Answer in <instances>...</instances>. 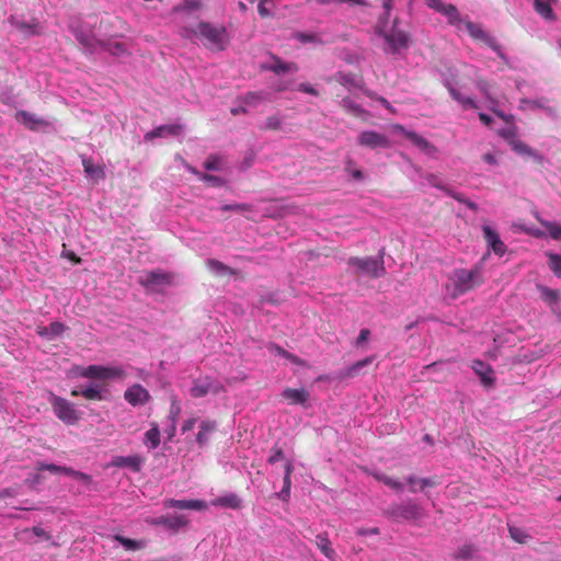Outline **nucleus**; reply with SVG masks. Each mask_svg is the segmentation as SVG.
Segmentation results:
<instances>
[{
    "label": "nucleus",
    "mask_w": 561,
    "mask_h": 561,
    "mask_svg": "<svg viewBox=\"0 0 561 561\" xmlns=\"http://www.w3.org/2000/svg\"><path fill=\"white\" fill-rule=\"evenodd\" d=\"M73 376H81L96 381H92L85 386L77 387L71 391V396H82L88 400H105L107 398V389L101 381L121 378L123 370L117 367L90 365L87 367L77 366L72 369Z\"/></svg>",
    "instance_id": "nucleus-1"
},
{
    "label": "nucleus",
    "mask_w": 561,
    "mask_h": 561,
    "mask_svg": "<svg viewBox=\"0 0 561 561\" xmlns=\"http://www.w3.org/2000/svg\"><path fill=\"white\" fill-rule=\"evenodd\" d=\"M182 36L186 38L196 36L203 42L206 48L214 51L224 50L229 43V35L226 27L222 25L216 26L209 22H199L195 28H183Z\"/></svg>",
    "instance_id": "nucleus-2"
},
{
    "label": "nucleus",
    "mask_w": 561,
    "mask_h": 561,
    "mask_svg": "<svg viewBox=\"0 0 561 561\" xmlns=\"http://www.w3.org/2000/svg\"><path fill=\"white\" fill-rule=\"evenodd\" d=\"M483 280L482 270L479 266L470 270L455 268L448 276L446 289L453 298H458L480 286Z\"/></svg>",
    "instance_id": "nucleus-3"
},
{
    "label": "nucleus",
    "mask_w": 561,
    "mask_h": 561,
    "mask_svg": "<svg viewBox=\"0 0 561 561\" xmlns=\"http://www.w3.org/2000/svg\"><path fill=\"white\" fill-rule=\"evenodd\" d=\"M48 401L55 415L65 424L75 425L81 420L82 412L67 399L49 393Z\"/></svg>",
    "instance_id": "nucleus-4"
},
{
    "label": "nucleus",
    "mask_w": 561,
    "mask_h": 561,
    "mask_svg": "<svg viewBox=\"0 0 561 561\" xmlns=\"http://www.w3.org/2000/svg\"><path fill=\"white\" fill-rule=\"evenodd\" d=\"M348 265L355 267L357 276L381 277L386 273L382 257H350Z\"/></svg>",
    "instance_id": "nucleus-5"
},
{
    "label": "nucleus",
    "mask_w": 561,
    "mask_h": 561,
    "mask_svg": "<svg viewBox=\"0 0 561 561\" xmlns=\"http://www.w3.org/2000/svg\"><path fill=\"white\" fill-rule=\"evenodd\" d=\"M465 25L469 35L476 39L482 42L484 45L489 46L492 50H494L497 56L502 59L505 58V54L503 53L501 46L497 44L494 37L490 36L485 31L482 30L481 25L471 22L470 20L462 19L461 25Z\"/></svg>",
    "instance_id": "nucleus-6"
},
{
    "label": "nucleus",
    "mask_w": 561,
    "mask_h": 561,
    "mask_svg": "<svg viewBox=\"0 0 561 561\" xmlns=\"http://www.w3.org/2000/svg\"><path fill=\"white\" fill-rule=\"evenodd\" d=\"M388 513L396 519L402 518L407 520H417L425 516L422 506L412 500L392 505Z\"/></svg>",
    "instance_id": "nucleus-7"
},
{
    "label": "nucleus",
    "mask_w": 561,
    "mask_h": 561,
    "mask_svg": "<svg viewBox=\"0 0 561 561\" xmlns=\"http://www.w3.org/2000/svg\"><path fill=\"white\" fill-rule=\"evenodd\" d=\"M174 280V274L169 272H162L160 270L146 272L139 278V283L152 290H158L159 287L172 285Z\"/></svg>",
    "instance_id": "nucleus-8"
},
{
    "label": "nucleus",
    "mask_w": 561,
    "mask_h": 561,
    "mask_svg": "<svg viewBox=\"0 0 561 561\" xmlns=\"http://www.w3.org/2000/svg\"><path fill=\"white\" fill-rule=\"evenodd\" d=\"M428 8L437 11L448 19L449 24L460 28L462 18L458 9L451 3H444L442 0H425Z\"/></svg>",
    "instance_id": "nucleus-9"
},
{
    "label": "nucleus",
    "mask_w": 561,
    "mask_h": 561,
    "mask_svg": "<svg viewBox=\"0 0 561 561\" xmlns=\"http://www.w3.org/2000/svg\"><path fill=\"white\" fill-rule=\"evenodd\" d=\"M357 142L362 147L369 149L388 148L390 147L389 138L375 130H365L358 135Z\"/></svg>",
    "instance_id": "nucleus-10"
},
{
    "label": "nucleus",
    "mask_w": 561,
    "mask_h": 561,
    "mask_svg": "<svg viewBox=\"0 0 561 561\" xmlns=\"http://www.w3.org/2000/svg\"><path fill=\"white\" fill-rule=\"evenodd\" d=\"M472 369L485 389L490 390L495 387V373L489 364L481 360H474L472 363Z\"/></svg>",
    "instance_id": "nucleus-11"
},
{
    "label": "nucleus",
    "mask_w": 561,
    "mask_h": 561,
    "mask_svg": "<svg viewBox=\"0 0 561 561\" xmlns=\"http://www.w3.org/2000/svg\"><path fill=\"white\" fill-rule=\"evenodd\" d=\"M381 35L385 37L386 42L391 47L392 53H396L401 48L408 47V44H409L408 34L404 31L397 30L396 24L393 25L391 33L382 32Z\"/></svg>",
    "instance_id": "nucleus-12"
},
{
    "label": "nucleus",
    "mask_w": 561,
    "mask_h": 561,
    "mask_svg": "<svg viewBox=\"0 0 561 561\" xmlns=\"http://www.w3.org/2000/svg\"><path fill=\"white\" fill-rule=\"evenodd\" d=\"M483 236L488 243V247L493 250L496 255H504L506 252V245L501 240L499 233L489 226L483 227Z\"/></svg>",
    "instance_id": "nucleus-13"
},
{
    "label": "nucleus",
    "mask_w": 561,
    "mask_h": 561,
    "mask_svg": "<svg viewBox=\"0 0 561 561\" xmlns=\"http://www.w3.org/2000/svg\"><path fill=\"white\" fill-rule=\"evenodd\" d=\"M144 463L142 457L139 455L134 456H117L111 461V466L118 468H129L134 472H139Z\"/></svg>",
    "instance_id": "nucleus-14"
},
{
    "label": "nucleus",
    "mask_w": 561,
    "mask_h": 561,
    "mask_svg": "<svg viewBox=\"0 0 561 561\" xmlns=\"http://www.w3.org/2000/svg\"><path fill=\"white\" fill-rule=\"evenodd\" d=\"M36 469L39 471H49L51 473H64L66 476H71L73 478L82 480H87L89 478L85 473L76 471L72 468L57 466L54 463L37 462Z\"/></svg>",
    "instance_id": "nucleus-15"
},
{
    "label": "nucleus",
    "mask_w": 561,
    "mask_h": 561,
    "mask_svg": "<svg viewBox=\"0 0 561 561\" xmlns=\"http://www.w3.org/2000/svg\"><path fill=\"white\" fill-rule=\"evenodd\" d=\"M282 397L288 402V404L291 405H306L307 401L309 400V391L305 388L299 389H293V388H286L282 392Z\"/></svg>",
    "instance_id": "nucleus-16"
},
{
    "label": "nucleus",
    "mask_w": 561,
    "mask_h": 561,
    "mask_svg": "<svg viewBox=\"0 0 561 561\" xmlns=\"http://www.w3.org/2000/svg\"><path fill=\"white\" fill-rule=\"evenodd\" d=\"M149 398V392L140 385H134L125 392V399L133 405L145 404Z\"/></svg>",
    "instance_id": "nucleus-17"
},
{
    "label": "nucleus",
    "mask_w": 561,
    "mask_h": 561,
    "mask_svg": "<svg viewBox=\"0 0 561 561\" xmlns=\"http://www.w3.org/2000/svg\"><path fill=\"white\" fill-rule=\"evenodd\" d=\"M220 390V387L210 381L208 378L205 379H198L193 388L191 389V393L195 398H201L204 396H207L209 393H218Z\"/></svg>",
    "instance_id": "nucleus-18"
},
{
    "label": "nucleus",
    "mask_w": 561,
    "mask_h": 561,
    "mask_svg": "<svg viewBox=\"0 0 561 561\" xmlns=\"http://www.w3.org/2000/svg\"><path fill=\"white\" fill-rule=\"evenodd\" d=\"M165 507H175L180 510H195L204 511L207 508V503L202 500H174L170 499L164 502Z\"/></svg>",
    "instance_id": "nucleus-19"
},
{
    "label": "nucleus",
    "mask_w": 561,
    "mask_h": 561,
    "mask_svg": "<svg viewBox=\"0 0 561 561\" xmlns=\"http://www.w3.org/2000/svg\"><path fill=\"white\" fill-rule=\"evenodd\" d=\"M75 36L87 53L94 54L101 49L102 41L95 38L93 35L85 34L82 31H77Z\"/></svg>",
    "instance_id": "nucleus-20"
},
{
    "label": "nucleus",
    "mask_w": 561,
    "mask_h": 561,
    "mask_svg": "<svg viewBox=\"0 0 561 561\" xmlns=\"http://www.w3.org/2000/svg\"><path fill=\"white\" fill-rule=\"evenodd\" d=\"M210 505L216 507L238 510L242 505V500L236 493H226L214 499L210 502Z\"/></svg>",
    "instance_id": "nucleus-21"
},
{
    "label": "nucleus",
    "mask_w": 561,
    "mask_h": 561,
    "mask_svg": "<svg viewBox=\"0 0 561 561\" xmlns=\"http://www.w3.org/2000/svg\"><path fill=\"white\" fill-rule=\"evenodd\" d=\"M66 330L67 327L64 323L55 321L48 325H38L36 332L38 335L47 340H53L60 336Z\"/></svg>",
    "instance_id": "nucleus-22"
},
{
    "label": "nucleus",
    "mask_w": 561,
    "mask_h": 561,
    "mask_svg": "<svg viewBox=\"0 0 561 561\" xmlns=\"http://www.w3.org/2000/svg\"><path fill=\"white\" fill-rule=\"evenodd\" d=\"M16 119L23 123L26 127H28L32 130H36L39 127L48 126V123L45 119L39 118L26 111H19L16 113Z\"/></svg>",
    "instance_id": "nucleus-23"
},
{
    "label": "nucleus",
    "mask_w": 561,
    "mask_h": 561,
    "mask_svg": "<svg viewBox=\"0 0 561 561\" xmlns=\"http://www.w3.org/2000/svg\"><path fill=\"white\" fill-rule=\"evenodd\" d=\"M152 524H154V525H163V526H167L170 529L179 530L180 528H183V527H185L188 524V519L185 516H183V515L170 516V517L161 516V517L156 518L152 522Z\"/></svg>",
    "instance_id": "nucleus-24"
},
{
    "label": "nucleus",
    "mask_w": 561,
    "mask_h": 561,
    "mask_svg": "<svg viewBox=\"0 0 561 561\" xmlns=\"http://www.w3.org/2000/svg\"><path fill=\"white\" fill-rule=\"evenodd\" d=\"M316 545L330 561L336 560V552L332 548L331 541L329 540L327 533L319 534L316 537Z\"/></svg>",
    "instance_id": "nucleus-25"
},
{
    "label": "nucleus",
    "mask_w": 561,
    "mask_h": 561,
    "mask_svg": "<svg viewBox=\"0 0 561 561\" xmlns=\"http://www.w3.org/2000/svg\"><path fill=\"white\" fill-rule=\"evenodd\" d=\"M181 131L180 125H162L145 135L146 140H152L157 137H164L167 135L178 136Z\"/></svg>",
    "instance_id": "nucleus-26"
},
{
    "label": "nucleus",
    "mask_w": 561,
    "mask_h": 561,
    "mask_svg": "<svg viewBox=\"0 0 561 561\" xmlns=\"http://www.w3.org/2000/svg\"><path fill=\"white\" fill-rule=\"evenodd\" d=\"M101 49L108 51L113 56H123L129 55L130 51L125 43L122 42H113V41H102Z\"/></svg>",
    "instance_id": "nucleus-27"
},
{
    "label": "nucleus",
    "mask_w": 561,
    "mask_h": 561,
    "mask_svg": "<svg viewBox=\"0 0 561 561\" xmlns=\"http://www.w3.org/2000/svg\"><path fill=\"white\" fill-rule=\"evenodd\" d=\"M535 11L546 20H556L551 3L557 0H533Z\"/></svg>",
    "instance_id": "nucleus-28"
},
{
    "label": "nucleus",
    "mask_w": 561,
    "mask_h": 561,
    "mask_svg": "<svg viewBox=\"0 0 561 561\" xmlns=\"http://www.w3.org/2000/svg\"><path fill=\"white\" fill-rule=\"evenodd\" d=\"M216 427L217 424L214 421H202L199 425V431L196 436L197 443L201 446L205 445L208 442L210 434L216 430Z\"/></svg>",
    "instance_id": "nucleus-29"
},
{
    "label": "nucleus",
    "mask_w": 561,
    "mask_h": 561,
    "mask_svg": "<svg viewBox=\"0 0 561 561\" xmlns=\"http://www.w3.org/2000/svg\"><path fill=\"white\" fill-rule=\"evenodd\" d=\"M407 482L409 483L410 485V491L412 493H416L417 492V489H416V484H420V490L421 491H424L426 488H430V486H434L436 485V482L430 478H417L415 476H409L407 478Z\"/></svg>",
    "instance_id": "nucleus-30"
},
{
    "label": "nucleus",
    "mask_w": 561,
    "mask_h": 561,
    "mask_svg": "<svg viewBox=\"0 0 561 561\" xmlns=\"http://www.w3.org/2000/svg\"><path fill=\"white\" fill-rule=\"evenodd\" d=\"M203 7L202 0H183L181 4L172 8L173 13L179 12H194L201 10Z\"/></svg>",
    "instance_id": "nucleus-31"
},
{
    "label": "nucleus",
    "mask_w": 561,
    "mask_h": 561,
    "mask_svg": "<svg viewBox=\"0 0 561 561\" xmlns=\"http://www.w3.org/2000/svg\"><path fill=\"white\" fill-rule=\"evenodd\" d=\"M207 267L215 274L226 276V275H233L234 271L224 264L222 262L211 259L207 261Z\"/></svg>",
    "instance_id": "nucleus-32"
},
{
    "label": "nucleus",
    "mask_w": 561,
    "mask_h": 561,
    "mask_svg": "<svg viewBox=\"0 0 561 561\" xmlns=\"http://www.w3.org/2000/svg\"><path fill=\"white\" fill-rule=\"evenodd\" d=\"M448 92L451 95L454 100L462 104L463 108H477L478 105L471 98H465L460 94V92L454 88L453 85L448 84Z\"/></svg>",
    "instance_id": "nucleus-33"
},
{
    "label": "nucleus",
    "mask_w": 561,
    "mask_h": 561,
    "mask_svg": "<svg viewBox=\"0 0 561 561\" xmlns=\"http://www.w3.org/2000/svg\"><path fill=\"white\" fill-rule=\"evenodd\" d=\"M374 477L382 482L383 484H386L387 486H389L390 489L397 491V492H402L403 491V483L401 481H399L398 479H394L392 477H389L387 474H383V473H374Z\"/></svg>",
    "instance_id": "nucleus-34"
},
{
    "label": "nucleus",
    "mask_w": 561,
    "mask_h": 561,
    "mask_svg": "<svg viewBox=\"0 0 561 561\" xmlns=\"http://www.w3.org/2000/svg\"><path fill=\"white\" fill-rule=\"evenodd\" d=\"M508 533L511 538L518 543H527L531 539L528 531L520 527L510 526Z\"/></svg>",
    "instance_id": "nucleus-35"
},
{
    "label": "nucleus",
    "mask_w": 561,
    "mask_h": 561,
    "mask_svg": "<svg viewBox=\"0 0 561 561\" xmlns=\"http://www.w3.org/2000/svg\"><path fill=\"white\" fill-rule=\"evenodd\" d=\"M271 70L277 75L285 72H295L298 70V66L294 62H284L280 59H275V62L271 67Z\"/></svg>",
    "instance_id": "nucleus-36"
},
{
    "label": "nucleus",
    "mask_w": 561,
    "mask_h": 561,
    "mask_svg": "<svg viewBox=\"0 0 561 561\" xmlns=\"http://www.w3.org/2000/svg\"><path fill=\"white\" fill-rule=\"evenodd\" d=\"M371 362H373V357H367V358H365L363 360L356 362L354 365H352V366H350L348 368L345 369V371L342 374V377H354V376H356L363 367L371 364Z\"/></svg>",
    "instance_id": "nucleus-37"
},
{
    "label": "nucleus",
    "mask_w": 561,
    "mask_h": 561,
    "mask_svg": "<svg viewBox=\"0 0 561 561\" xmlns=\"http://www.w3.org/2000/svg\"><path fill=\"white\" fill-rule=\"evenodd\" d=\"M405 137L415 146L421 148L422 150H427L432 148V145L421 135L413 133V131H407Z\"/></svg>",
    "instance_id": "nucleus-38"
},
{
    "label": "nucleus",
    "mask_w": 561,
    "mask_h": 561,
    "mask_svg": "<svg viewBox=\"0 0 561 561\" xmlns=\"http://www.w3.org/2000/svg\"><path fill=\"white\" fill-rule=\"evenodd\" d=\"M145 437H146V444L150 448H157L160 444V431H159L158 426H153L152 428L147 431L145 434Z\"/></svg>",
    "instance_id": "nucleus-39"
},
{
    "label": "nucleus",
    "mask_w": 561,
    "mask_h": 561,
    "mask_svg": "<svg viewBox=\"0 0 561 561\" xmlns=\"http://www.w3.org/2000/svg\"><path fill=\"white\" fill-rule=\"evenodd\" d=\"M531 106L537 108H542L550 116L557 115V110L553 106L549 105V99L547 98H538L531 101Z\"/></svg>",
    "instance_id": "nucleus-40"
},
{
    "label": "nucleus",
    "mask_w": 561,
    "mask_h": 561,
    "mask_svg": "<svg viewBox=\"0 0 561 561\" xmlns=\"http://www.w3.org/2000/svg\"><path fill=\"white\" fill-rule=\"evenodd\" d=\"M553 240H561V225L552 221L540 220Z\"/></svg>",
    "instance_id": "nucleus-41"
},
{
    "label": "nucleus",
    "mask_w": 561,
    "mask_h": 561,
    "mask_svg": "<svg viewBox=\"0 0 561 561\" xmlns=\"http://www.w3.org/2000/svg\"><path fill=\"white\" fill-rule=\"evenodd\" d=\"M115 540L118 541L127 550H139L144 548V543L141 541H136L119 535L115 536Z\"/></svg>",
    "instance_id": "nucleus-42"
},
{
    "label": "nucleus",
    "mask_w": 561,
    "mask_h": 561,
    "mask_svg": "<svg viewBox=\"0 0 561 561\" xmlns=\"http://www.w3.org/2000/svg\"><path fill=\"white\" fill-rule=\"evenodd\" d=\"M549 257V267L556 274V276L561 277V255L557 253H548Z\"/></svg>",
    "instance_id": "nucleus-43"
},
{
    "label": "nucleus",
    "mask_w": 561,
    "mask_h": 561,
    "mask_svg": "<svg viewBox=\"0 0 561 561\" xmlns=\"http://www.w3.org/2000/svg\"><path fill=\"white\" fill-rule=\"evenodd\" d=\"M510 146L519 154L535 156L534 150L518 138L515 139Z\"/></svg>",
    "instance_id": "nucleus-44"
},
{
    "label": "nucleus",
    "mask_w": 561,
    "mask_h": 561,
    "mask_svg": "<svg viewBox=\"0 0 561 561\" xmlns=\"http://www.w3.org/2000/svg\"><path fill=\"white\" fill-rule=\"evenodd\" d=\"M314 2L319 5H329V4H342L348 3L350 5H360L365 7V0H314Z\"/></svg>",
    "instance_id": "nucleus-45"
},
{
    "label": "nucleus",
    "mask_w": 561,
    "mask_h": 561,
    "mask_svg": "<svg viewBox=\"0 0 561 561\" xmlns=\"http://www.w3.org/2000/svg\"><path fill=\"white\" fill-rule=\"evenodd\" d=\"M447 195L451 196L454 199L458 201L459 203L465 204V205H466L467 207H469L470 209H472V210H474V211H477V210H478V205H477L474 202H472V201H470V199L466 198V197L463 196V194L458 193V192H455V191H453V190H450V188H449V192H447Z\"/></svg>",
    "instance_id": "nucleus-46"
},
{
    "label": "nucleus",
    "mask_w": 561,
    "mask_h": 561,
    "mask_svg": "<svg viewBox=\"0 0 561 561\" xmlns=\"http://www.w3.org/2000/svg\"><path fill=\"white\" fill-rule=\"evenodd\" d=\"M222 159L219 156L210 154L204 162V168L209 171L220 170Z\"/></svg>",
    "instance_id": "nucleus-47"
},
{
    "label": "nucleus",
    "mask_w": 561,
    "mask_h": 561,
    "mask_svg": "<svg viewBox=\"0 0 561 561\" xmlns=\"http://www.w3.org/2000/svg\"><path fill=\"white\" fill-rule=\"evenodd\" d=\"M265 95L263 92H248L244 95L243 103L248 106H255L259 102L263 101Z\"/></svg>",
    "instance_id": "nucleus-48"
},
{
    "label": "nucleus",
    "mask_w": 561,
    "mask_h": 561,
    "mask_svg": "<svg viewBox=\"0 0 561 561\" xmlns=\"http://www.w3.org/2000/svg\"><path fill=\"white\" fill-rule=\"evenodd\" d=\"M82 165L84 168L85 173L91 176L100 178L103 176V171L101 168L95 167L90 159H83Z\"/></svg>",
    "instance_id": "nucleus-49"
},
{
    "label": "nucleus",
    "mask_w": 561,
    "mask_h": 561,
    "mask_svg": "<svg viewBox=\"0 0 561 561\" xmlns=\"http://www.w3.org/2000/svg\"><path fill=\"white\" fill-rule=\"evenodd\" d=\"M540 290L542 299L549 304L557 302L560 298V294L558 290H553L548 287H541Z\"/></svg>",
    "instance_id": "nucleus-50"
},
{
    "label": "nucleus",
    "mask_w": 561,
    "mask_h": 561,
    "mask_svg": "<svg viewBox=\"0 0 561 561\" xmlns=\"http://www.w3.org/2000/svg\"><path fill=\"white\" fill-rule=\"evenodd\" d=\"M294 38L299 41L300 43H320V38L318 35L313 33H304V32H297L294 34Z\"/></svg>",
    "instance_id": "nucleus-51"
},
{
    "label": "nucleus",
    "mask_w": 561,
    "mask_h": 561,
    "mask_svg": "<svg viewBox=\"0 0 561 561\" xmlns=\"http://www.w3.org/2000/svg\"><path fill=\"white\" fill-rule=\"evenodd\" d=\"M477 88L485 95L491 104H497V101L491 95L489 91L490 83L485 79H479L477 81Z\"/></svg>",
    "instance_id": "nucleus-52"
},
{
    "label": "nucleus",
    "mask_w": 561,
    "mask_h": 561,
    "mask_svg": "<svg viewBox=\"0 0 561 561\" xmlns=\"http://www.w3.org/2000/svg\"><path fill=\"white\" fill-rule=\"evenodd\" d=\"M426 180L430 185L445 192L446 194L449 192V187L444 184L443 180L438 175L430 174L427 175Z\"/></svg>",
    "instance_id": "nucleus-53"
},
{
    "label": "nucleus",
    "mask_w": 561,
    "mask_h": 561,
    "mask_svg": "<svg viewBox=\"0 0 561 561\" xmlns=\"http://www.w3.org/2000/svg\"><path fill=\"white\" fill-rule=\"evenodd\" d=\"M252 208L253 207L250 204H226V205L221 206V210H224V211L233 210V211L243 213V211H251Z\"/></svg>",
    "instance_id": "nucleus-54"
},
{
    "label": "nucleus",
    "mask_w": 561,
    "mask_h": 561,
    "mask_svg": "<svg viewBox=\"0 0 561 561\" xmlns=\"http://www.w3.org/2000/svg\"><path fill=\"white\" fill-rule=\"evenodd\" d=\"M282 119L277 115H273L266 118L264 129L277 130L280 128Z\"/></svg>",
    "instance_id": "nucleus-55"
},
{
    "label": "nucleus",
    "mask_w": 561,
    "mask_h": 561,
    "mask_svg": "<svg viewBox=\"0 0 561 561\" xmlns=\"http://www.w3.org/2000/svg\"><path fill=\"white\" fill-rule=\"evenodd\" d=\"M290 486H291L290 478L284 477V486H283L282 491L277 494L278 497L282 499L283 501H287L290 496Z\"/></svg>",
    "instance_id": "nucleus-56"
},
{
    "label": "nucleus",
    "mask_w": 561,
    "mask_h": 561,
    "mask_svg": "<svg viewBox=\"0 0 561 561\" xmlns=\"http://www.w3.org/2000/svg\"><path fill=\"white\" fill-rule=\"evenodd\" d=\"M201 179L207 183H210L213 186H222L225 184L224 180L219 176L211 174H199Z\"/></svg>",
    "instance_id": "nucleus-57"
},
{
    "label": "nucleus",
    "mask_w": 561,
    "mask_h": 561,
    "mask_svg": "<svg viewBox=\"0 0 561 561\" xmlns=\"http://www.w3.org/2000/svg\"><path fill=\"white\" fill-rule=\"evenodd\" d=\"M499 135L504 138L508 145H511L515 139H517V135L514 128L501 129Z\"/></svg>",
    "instance_id": "nucleus-58"
},
{
    "label": "nucleus",
    "mask_w": 561,
    "mask_h": 561,
    "mask_svg": "<svg viewBox=\"0 0 561 561\" xmlns=\"http://www.w3.org/2000/svg\"><path fill=\"white\" fill-rule=\"evenodd\" d=\"M370 331L368 329H362L358 337L355 342V347L362 348L365 346V342L369 339Z\"/></svg>",
    "instance_id": "nucleus-59"
},
{
    "label": "nucleus",
    "mask_w": 561,
    "mask_h": 561,
    "mask_svg": "<svg viewBox=\"0 0 561 561\" xmlns=\"http://www.w3.org/2000/svg\"><path fill=\"white\" fill-rule=\"evenodd\" d=\"M283 459H284V453L282 451V449L276 448V449L272 450V454L268 457V462L270 463H275V462H277L279 460H283Z\"/></svg>",
    "instance_id": "nucleus-60"
},
{
    "label": "nucleus",
    "mask_w": 561,
    "mask_h": 561,
    "mask_svg": "<svg viewBox=\"0 0 561 561\" xmlns=\"http://www.w3.org/2000/svg\"><path fill=\"white\" fill-rule=\"evenodd\" d=\"M298 90L304 92V93L311 94V95H318L319 94V92L309 83H300L298 85Z\"/></svg>",
    "instance_id": "nucleus-61"
},
{
    "label": "nucleus",
    "mask_w": 561,
    "mask_h": 561,
    "mask_svg": "<svg viewBox=\"0 0 561 561\" xmlns=\"http://www.w3.org/2000/svg\"><path fill=\"white\" fill-rule=\"evenodd\" d=\"M495 105L496 104H492V106L490 107L491 111L500 118H502L503 121H505L506 123H512L513 122V116L512 115H506L505 113H503L502 111H499L497 108H495Z\"/></svg>",
    "instance_id": "nucleus-62"
},
{
    "label": "nucleus",
    "mask_w": 561,
    "mask_h": 561,
    "mask_svg": "<svg viewBox=\"0 0 561 561\" xmlns=\"http://www.w3.org/2000/svg\"><path fill=\"white\" fill-rule=\"evenodd\" d=\"M270 0H261L259 5H257V11H259V14L262 16V18H268L271 15V12L268 11V9L265 7V3L268 2Z\"/></svg>",
    "instance_id": "nucleus-63"
},
{
    "label": "nucleus",
    "mask_w": 561,
    "mask_h": 561,
    "mask_svg": "<svg viewBox=\"0 0 561 561\" xmlns=\"http://www.w3.org/2000/svg\"><path fill=\"white\" fill-rule=\"evenodd\" d=\"M378 534H379V529L377 527L369 528V529L360 528L357 530V535H359V536L378 535Z\"/></svg>",
    "instance_id": "nucleus-64"
}]
</instances>
